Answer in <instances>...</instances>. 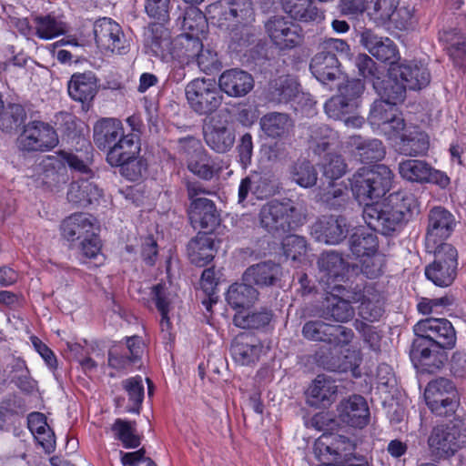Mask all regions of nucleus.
I'll use <instances>...</instances> for the list:
<instances>
[{
  "label": "nucleus",
  "instance_id": "12",
  "mask_svg": "<svg viewBox=\"0 0 466 466\" xmlns=\"http://www.w3.org/2000/svg\"><path fill=\"white\" fill-rule=\"evenodd\" d=\"M187 101L189 106L199 115L215 112L222 103L218 85L211 78H195L185 88Z\"/></svg>",
  "mask_w": 466,
  "mask_h": 466
},
{
  "label": "nucleus",
  "instance_id": "11",
  "mask_svg": "<svg viewBox=\"0 0 466 466\" xmlns=\"http://www.w3.org/2000/svg\"><path fill=\"white\" fill-rule=\"evenodd\" d=\"M179 147L185 155L188 170L199 178L210 180L222 170V161L213 158L199 139L193 137L182 138Z\"/></svg>",
  "mask_w": 466,
  "mask_h": 466
},
{
  "label": "nucleus",
  "instance_id": "37",
  "mask_svg": "<svg viewBox=\"0 0 466 466\" xmlns=\"http://www.w3.org/2000/svg\"><path fill=\"white\" fill-rule=\"evenodd\" d=\"M272 191L268 178L260 173L253 172L241 179L238 187V201L244 206L248 194L261 199L270 195Z\"/></svg>",
  "mask_w": 466,
  "mask_h": 466
},
{
  "label": "nucleus",
  "instance_id": "6",
  "mask_svg": "<svg viewBox=\"0 0 466 466\" xmlns=\"http://www.w3.org/2000/svg\"><path fill=\"white\" fill-rule=\"evenodd\" d=\"M67 167L81 174H88L87 164L72 152L59 151L56 155L45 156L35 167L34 177L36 185L54 189L68 180Z\"/></svg>",
  "mask_w": 466,
  "mask_h": 466
},
{
  "label": "nucleus",
  "instance_id": "2",
  "mask_svg": "<svg viewBox=\"0 0 466 466\" xmlns=\"http://www.w3.org/2000/svg\"><path fill=\"white\" fill-rule=\"evenodd\" d=\"M209 24L234 33L238 41L231 48L243 57L255 60L262 46L259 32L253 26L255 13L250 0H218L207 6Z\"/></svg>",
  "mask_w": 466,
  "mask_h": 466
},
{
  "label": "nucleus",
  "instance_id": "13",
  "mask_svg": "<svg viewBox=\"0 0 466 466\" xmlns=\"http://www.w3.org/2000/svg\"><path fill=\"white\" fill-rule=\"evenodd\" d=\"M431 80V75L427 66L421 62L410 61L392 65L389 68L386 86L394 91L397 86L406 90H420L427 86Z\"/></svg>",
  "mask_w": 466,
  "mask_h": 466
},
{
  "label": "nucleus",
  "instance_id": "36",
  "mask_svg": "<svg viewBox=\"0 0 466 466\" xmlns=\"http://www.w3.org/2000/svg\"><path fill=\"white\" fill-rule=\"evenodd\" d=\"M281 267L272 261L252 265L243 274V280L260 287L271 286L279 280Z\"/></svg>",
  "mask_w": 466,
  "mask_h": 466
},
{
  "label": "nucleus",
  "instance_id": "21",
  "mask_svg": "<svg viewBox=\"0 0 466 466\" xmlns=\"http://www.w3.org/2000/svg\"><path fill=\"white\" fill-rule=\"evenodd\" d=\"M271 42L279 49H290L301 41L300 28L283 16H273L265 23Z\"/></svg>",
  "mask_w": 466,
  "mask_h": 466
},
{
  "label": "nucleus",
  "instance_id": "22",
  "mask_svg": "<svg viewBox=\"0 0 466 466\" xmlns=\"http://www.w3.org/2000/svg\"><path fill=\"white\" fill-rule=\"evenodd\" d=\"M355 449L356 445L353 441L337 434H322L314 444V452L319 461H324L327 456H330L334 461H341L348 456H351Z\"/></svg>",
  "mask_w": 466,
  "mask_h": 466
},
{
  "label": "nucleus",
  "instance_id": "50",
  "mask_svg": "<svg viewBox=\"0 0 466 466\" xmlns=\"http://www.w3.org/2000/svg\"><path fill=\"white\" fill-rule=\"evenodd\" d=\"M289 177L298 186L310 188L317 183L318 171L309 160L298 159L289 167Z\"/></svg>",
  "mask_w": 466,
  "mask_h": 466
},
{
  "label": "nucleus",
  "instance_id": "48",
  "mask_svg": "<svg viewBox=\"0 0 466 466\" xmlns=\"http://www.w3.org/2000/svg\"><path fill=\"white\" fill-rule=\"evenodd\" d=\"M361 363V353L357 349H348L343 358H331L323 361L324 368L334 372L350 371L355 378L360 377V365Z\"/></svg>",
  "mask_w": 466,
  "mask_h": 466
},
{
  "label": "nucleus",
  "instance_id": "43",
  "mask_svg": "<svg viewBox=\"0 0 466 466\" xmlns=\"http://www.w3.org/2000/svg\"><path fill=\"white\" fill-rule=\"evenodd\" d=\"M28 429L46 452L55 450V434L46 422V418L40 412H32L27 417Z\"/></svg>",
  "mask_w": 466,
  "mask_h": 466
},
{
  "label": "nucleus",
  "instance_id": "29",
  "mask_svg": "<svg viewBox=\"0 0 466 466\" xmlns=\"http://www.w3.org/2000/svg\"><path fill=\"white\" fill-rule=\"evenodd\" d=\"M220 92L231 97H241L249 93L254 86L253 76L238 68L225 70L218 77Z\"/></svg>",
  "mask_w": 466,
  "mask_h": 466
},
{
  "label": "nucleus",
  "instance_id": "16",
  "mask_svg": "<svg viewBox=\"0 0 466 466\" xmlns=\"http://www.w3.org/2000/svg\"><path fill=\"white\" fill-rule=\"evenodd\" d=\"M57 144L58 136L54 127L42 121L29 122L18 137L22 151H49Z\"/></svg>",
  "mask_w": 466,
  "mask_h": 466
},
{
  "label": "nucleus",
  "instance_id": "4",
  "mask_svg": "<svg viewBox=\"0 0 466 466\" xmlns=\"http://www.w3.org/2000/svg\"><path fill=\"white\" fill-rule=\"evenodd\" d=\"M201 43L199 36L180 34L169 40L165 34V35L148 37L146 45L154 56L160 58L163 62L172 63L174 66H178L174 78L179 82L185 77L184 66L193 62L201 48Z\"/></svg>",
  "mask_w": 466,
  "mask_h": 466
},
{
  "label": "nucleus",
  "instance_id": "9",
  "mask_svg": "<svg viewBox=\"0 0 466 466\" xmlns=\"http://www.w3.org/2000/svg\"><path fill=\"white\" fill-rule=\"evenodd\" d=\"M329 289L321 308L317 312L318 316L336 322L350 321L355 314L351 303L360 300V289L350 291L340 284H334Z\"/></svg>",
  "mask_w": 466,
  "mask_h": 466
},
{
  "label": "nucleus",
  "instance_id": "7",
  "mask_svg": "<svg viewBox=\"0 0 466 466\" xmlns=\"http://www.w3.org/2000/svg\"><path fill=\"white\" fill-rule=\"evenodd\" d=\"M262 228L272 235L296 229L303 222V215L291 199H273L265 203L258 214Z\"/></svg>",
  "mask_w": 466,
  "mask_h": 466
},
{
  "label": "nucleus",
  "instance_id": "27",
  "mask_svg": "<svg viewBox=\"0 0 466 466\" xmlns=\"http://www.w3.org/2000/svg\"><path fill=\"white\" fill-rule=\"evenodd\" d=\"M339 420L353 428L362 429L370 421V410L365 399L353 395L342 400L338 406Z\"/></svg>",
  "mask_w": 466,
  "mask_h": 466
},
{
  "label": "nucleus",
  "instance_id": "46",
  "mask_svg": "<svg viewBox=\"0 0 466 466\" xmlns=\"http://www.w3.org/2000/svg\"><path fill=\"white\" fill-rule=\"evenodd\" d=\"M258 291L251 286V283H234L227 292L226 299L235 309L245 310L251 306L258 299Z\"/></svg>",
  "mask_w": 466,
  "mask_h": 466
},
{
  "label": "nucleus",
  "instance_id": "5",
  "mask_svg": "<svg viewBox=\"0 0 466 466\" xmlns=\"http://www.w3.org/2000/svg\"><path fill=\"white\" fill-rule=\"evenodd\" d=\"M374 90L380 96L371 106L368 121L372 129L387 139L398 136L404 122L399 113L397 105L404 101V89L397 86L391 91L387 86H380L374 83Z\"/></svg>",
  "mask_w": 466,
  "mask_h": 466
},
{
  "label": "nucleus",
  "instance_id": "18",
  "mask_svg": "<svg viewBox=\"0 0 466 466\" xmlns=\"http://www.w3.org/2000/svg\"><path fill=\"white\" fill-rule=\"evenodd\" d=\"M200 189L190 186L188 198L191 200L188 217L195 228L211 231L218 224L219 216L214 202L207 198L198 197Z\"/></svg>",
  "mask_w": 466,
  "mask_h": 466
},
{
  "label": "nucleus",
  "instance_id": "41",
  "mask_svg": "<svg viewBox=\"0 0 466 466\" xmlns=\"http://www.w3.org/2000/svg\"><path fill=\"white\" fill-rule=\"evenodd\" d=\"M259 126L267 137L283 138L293 127V121L288 114L270 112L259 119Z\"/></svg>",
  "mask_w": 466,
  "mask_h": 466
},
{
  "label": "nucleus",
  "instance_id": "26",
  "mask_svg": "<svg viewBox=\"0 0 466 466\" xmlns=\"http://www.w3.org/2000/svg\"><path fill=\"white\" fill-rule=\"evenodd\" d=\"M60 230L62 237L68 242H80L97 230L96 219L87 213H75L62 221Z\"/></svg>",
  "mask_w": 466,
  "mask_h": 466
},
{
  "label": "nucleus",
  "instance_id": "64",
  "mask_svg": "<svg viewBox=\"0 0 466 466\" xmlns=\"http://www.w3.org/2000/svg\"><path fill=\"white\" fill-rule=\"evenodd\" d=\"M307 248V241L301 236L289 235L282 241L283 253L292 261L302 262L305 259Z\"/></svg>",
  "mask_w": 466,
  "mask_h": 466
},
{
  "label": "nucleus",
  "instance_id": "10",
  "mask_svg": "<svg viewBox=\"0 0 466 466\" xmlns=\"http://www.w3.org/2000/svg\"><path fill=\"white\" fill-rule=\"evenodd\" d=\"M140 152V143L137 135L128 133L123 136L109 148L106 153V161L112 167H120L121 173L131 181L137 180L146 170L144 161L136 162L137 170L129 172V167L135 165L132 160Z\"/></svg>",
  "mask_w": 466,
  "mask_h": 466
},
{
  "label": "nucleus",
  "instance_id": "55",
  "mask_svg": "<svg viewBox=\"0 0 466 466\" xmlns=\"http://www.w3.org/2000/svg\"><path fill=\"white\" fill-rule=\"evenodd\" d=\"M122 387L128 397L127 411L138 413L145 397L143 379L137 375L122 381Z\"/></svg>",
  "mask_w": 466,
  "mask_h": 466
},
{
  "label": "nucleus",
  "instance_id": "24",
  "mask_svg": "<svg viewBox=\"0 0 466 466\" xmlns=\"http://www.w3.org/2000/svg\"><path fill=\"white\" fill-rule=\"evenodd\" d=\"M318 266L322 274L320 280L327 284L328 289L332 287V282L345 281L349 279L350 272L355 271V268L350 267L340 253L332 250L319 256Z\"/></svg>",
  "mask_w": 466,
  "mask_h": 466
},
{
  "label": "nucleus",
  "instance_id": "56",
  "mask_svg": "<svg viewBox=\"0 0 466 466\" xmlns=\"http://www.w3.org/2000/svg\"><path fill=\"white\" fill-rule=\"evenodd\" d=\"M116 440L119 441L125 449H135L140 445L141 440L137 430L130 421L116 419L111 427Z\"/></svg>",
  "mask_w": 466,
  "mask_h": 466
},
{
  "label": "nucleus",
  "instance_id": "59",
  "mask_svg": "<svg viewBox=\"0 0 466 466\" xmlns=\"http://www.w3.org/2000/svg\"><path fill=\"white\" fill-rule=\"evenodd\" d=\"M318 196L319 200L327 207L337 209L346 203L348 199V188L344 184L330 182Z\"/></svg>",
  "mask_w": 466,
  "mask_h": 466
},
{
  "label": "nucleus",
  "instance_id": "60",
  "mask_svg": "<svg viewBox=\"0 0 466 466\" xmlns=\"http://www.w3.org/2000/svg\"><path fill=\"white\" fill-rule=\"evenodd\" d=\"M417 22L414 7L401 5L392 11V15L387 24L400 31H409L415 28Z\"/></svg>",
  "mask_w": 466,
  "mask_h": 466
},
{
  "label": "nucleus",
  "instance_id": "3",
  "mask_svg": "<svg viewBox=\"0 0 466 466\" xmlns=\"http://www.w3.org/2000/svg\"><path fill=\"white\" fill-rule=\"evenodd\" d=\"M410 358L428 371L439 369L445 359L443 350L452 349L457 340L456 331L446 319L427 318L418 321L414 328Z\"/></svg>",
  "mask_w": 466,
  "mask_h": 466
},
{
  "label": "nucleus",
  "instance_id": "30",
  "mask_svg": "<svg viewBox=\"0 0 466 466\" xmlns=\"http://www.w3.org/2000/svg\"><path fill=\"white\" fill-rule=\"evenodd\" d=\"M204 138L207 145L217 153L230 150L235 142V134L226 122L211 117L204 127Z\"/></svg>",
  "mask_w": 466,
  "mask_h": 466
},
{
  "label": "nucleus",
  "instance_id": "62",
  "mask_svg": "<svg viewBox=\"0 0 466 466\" xmlns=\"http://www.w3.org/2000/svg\"><path fill=\"white\" fill-rule=\"evenodd\" d=\"M324 110L329 118L340 120L356 111V104L354 98L347 102L343 96L337 95L325 103Z\"/></svg>",
  "mask_w": 466,
  "mask_h": 466
},
{
  "label": "nucleus",
  "instance_id": "35",
  "mask_svg": "<svg viewBox=\"0 0 466 466\" xmlns=\"http://www.w3.org/2000/svg\"><path fill=\"white\" fill-rule=\"evenodd\" d=\"M285 13L303 23H320L324 20V12L313 5L312 0H280Z\"/></svg>",
  "mask_w": 466,
  "mask_h": 466
},
{
  "label": "nucleus",
  "instance_id": "1",
  "mask_svg": "<svg viewBox=\"0 0 466 466\" xmlns=\"http://www.w3.org/2000/svg\"><path fill=\"white\" fill-rule=\"evenodd\" d=\"M392 180L391 170L382 164L363 167L350 179L354 198L364 206V221L369 228L383 235L397 231L418 212L417 198L409 192H394L383 201H379L390 189Z\"/></svg>",
  "mask_w": 466,
  "mask_h": 466
},
{
  "label": "nucleus",
  "instance_id": "45",
  "mask_svg": "<svg viewBox=\"0 0 466 466\" xmlns=\"http://www.w3.org/2000/svg\"><path fill=\"white\" fill-rule=\"evenodd\" d=\"M308 136L309 148L317 155H321L339 139L338 133L324 124L309 127Z\"/></svg>",
  "mask_w": 466,
  "mask_h": 466
},
{
  "label": "nucleus",
  "instance_id": "8",
  "mask_svg": "<svg viewBox=\"0 0 466 466\" xmlns=\"http://www.w3.org/2000/svg\"><path fill=\"white\" fill-rule=\"evenodd\" d=\"M432 457L448 459L466 447V421L455 418L446 424L434 427L428 438Z\"/></svg>",
  "mask_w": 466,
  "mask_h": 466
},
{
  "label": "nucleus",
  "instance_id": "38",
  "mask_svg": "<svg viewBox=\"0 0 466 466\" xmlns=\"http://www.w3.org/2000/svg\"><path fill=\"white\" fill-rule=\"evenodd\" d=\"M152 296L156 307L161 315L160 329L165 339H171V322L169 319V310L176 303L177 299L176 294L168 292L165 284H157L152 288Z\"/></svg>",
  "mask_w": 466,
  "mask_h": 466
},
{
  "label": "nucleus",
  "instance_id": "53",
  "mask_svg": "<svg viewBox=\"0 0 466 466\" xmlns=\"http://www.w3.org/2000/svg\"><path fill=\"white\" fill-rule=\"evenodd\" d=\"M127 347L128 354L125 356H116L113 352L109 353V365L118 369H127L130 364L135 363L142 356L144 344L138 336H132L127 338Z\"/></svg>",
  "mask_w": 466,
  "mask_h": 466
},
{
  "label": "nucleus",
  "instance_id": "52",
  "mask_svg": "<svg viewBox=\"0 0 466 466\" xmlns=\"http://www.w3.org/2000/svg\"><path fill=\"white\" fill-rule=\"evenodd\" d=\"M35 35L43 40H51L66 32L65 23L56 17L47 15L34 18Z\"/></svg>",
  "mask_w": 466,
  "mask_h": 466
},
{
  "label": "nucleus",
  "instance_id": "17",
  "mask_svg": "<svg viewBox=\"0 0 466 466\" xmlns=\"http://www.w3.org/2000/svg\"><path fill=\"white\" fill-rule=\"evenodd\" d=\"M456 390L452 382L444 378L434 380L427 385L424 399L432 413L445 416L457 407Z\"/></svg>",
  "mask_w": 466,
  "mask_h": 466
},
{
  "label": "nucleus",
  "instance_id": "32",
  "mask_svg": "<svg viewBox=\"0 0 466 466\" xmlns=\"http://www.w3.org/2000/svg\"><path fill=\"white\" fill-rule=\"evenodd\" d=\"M361 44L369 53L381 62L396 65L399 59V51L395 43L389 37L379 36L370 30L361 34Z\"/></svg>",
  "mask_w": 466,
  "mask_h": 466
},
{
  "label": "nucleus",
  "instance_id": "49",
  "mask_svg": "<svg viewBox=\"0 0 466 466\" xmlns=\"http://www.w3.org/2000/svg\"><path fill=\"white\" fill-rule=\"evenodd\" d=\"M372 228H358L350 240V251L356 258L363 257L378 250V238ZM373 231H375L373 229Z\"/></svg>",
  "mask_w": 466,
  "mask_h": 466
},
{
  "label": "nucleus",
  "instance_id": "47",
  "mask_svg": "<svg viewBox=\"0 0 466 466\" xmlns=\"http://www.w3.org/2000/svg\"><path fill=\"white\" fill-rule=\"evenodd\" d=\"M270 99L278 103H289L299 96L297 79L290 76H283L270 83Z\"/></svg>",
  "mask_w": 466,
  "mask_h": 466
},
{
  "label": "nucleus",
  "instance_id": "40",
  "mask_svg": "<svg viewBox=\"0 0 466 466\" xmlns=\"http://www.w3.org/2000/svg\"><path fill=\"white\" fill-rule=\"evenodd\" d=\"M350 146L354 149V155L362 163H372L381 160L385 156V148L380 140L364 139L360 136L350 137Z\"/></svg>",
  "mask_w": 466,
  "mask_h": 466
},
{
  "label": "nucleus",
  "instance_id": "57",
  "mask_svg": "<svg viewBox=\"0 0 466 466\" xmlns=\"http://www.w3.org/2000/svg\"><path fill=\"white\" fill-rule=\"evenodd\" d=\"M272 318L268 310L249 313L238 310L233 319L234 324L241 329H260L267 326Z\"/></svg>",
  "mask_w": 466,
  "mask_h": 466
},
{
  "label": "nucleus",
  "instance_id": "42",
  "mask_svg": "<svg viewBox=\"0 0 466 466\" xmlns=\"http://www.w3.org/2000/svg\"><path fill=\"white\" fill-rule=\"evenodd\" d=\"M190 261L198 267H204L214 258V240L211 236L198 233L187 244Z\"/></svg>",
  "mask_w": 466,
  "mask_h": 466
},
{
  "label": "nucleus",
  "instance_id": "61",
  "mask_svg": "<svg viewBox=\"0 0 466 466\" xmlns=\"http://www.w3.org/2000/svg\"><path fill=\"white\" fill-rule=\"evenodd\" d=\"M333 325L320 319L309 320L302 327V335L312 341L329 343L332 339Z\"/></svg>",
  "mask_w": 466,
  "mask_h": 466
},
{
  "label": "nucleus",
  "instance_id": "54",
  "mask_svg": "<svg viewBox=\"0 0 466 466\" xmlns=\"http://www.w3.org/2000/svg\"><path fill=\"white\" fill-rule=\"evenodd\" d=\"M400 0H366V13L378 25H387Z\"/></svg>",
  "mask_w": 466,
  "mask_h": 466
},
{
  "label": "nucleus",
  "instance_id": "51",
  "mask_svg": "<svg viewBox=\"0 0 466 466\" xmlns=\"http://www.w3.org/2000/svg\"><path fill=\"white\" fill-rule=\"evenodd\" d=\"M208 23L207 13L204 15L198 7L189 6L184 14L182 34L200 37L206 34Z\"/></svg>",
  "mask_w": 466,
  "mask_h": 466
},
{
  "label": "nucleus",
  "instance_id": "19",
  "mask_svg": "<svg viewBox=\"0 0 466 466\" xmlns=\"http://www.w3.org/2000/svg\"><path fill=\"white\" fill-rule=\"evenodd\" d=\"M455 226V218L449 210L442 207L431 208L428 215L427 249H435L440 245H445L443 241L451 235Z\"/></svg>",
  "mask_w": 466,
  "mask_h": 466
},
{
  "label": "nucleus",
  "instance_id": "39",
  "mask_svg": "<svg viewBox=\"0 0 466 466\" xmlns=\"http://www.w3.org/2000/svg\"><path fill=\"white\" fill-rule=\"evenodd\" d=\"M96 79L89 73L75 74L68 82L67 90L70 97L82 103L91 101L96 94Z\"/></svg>",
  "mask_w": 466,
  "mask_h": 466
},
{
  "label": "nucleus",
  "instance_id": "20",
  "mask_svg": "<svg viewBox=\"0 0 466 466\" xmlns=\"http://www.w3.org/2000/svg\"><path fill=\"white\" fill-rule=\"evenodd\" d=\"M94 35L99 47L119 55L127 52L128 46L122 29L111 18L98 19L94 25Z\"/></svg>",
  "mask_w": 466,
  "mask_h": 466
},
{
  "label": "nucleus",
  "instance_id": "31",
  "mask_svg": "<svg viewBox=\"0 0 466 466\" xmlns=\"http://www.w3.org/2000/svg\"><path fill=\"white\" fill-rule=\"evenodd\" d=\"M338 386L330 376L320 374L311 382L306 391L307 402L316 408H326L336 399Z\"/></svg>",
  "mask_w": 466,
  "mask_h": 466
},
{
  "label": "nucleus",
  "instance_id": "23",
  "mask_svg": "<svg viewBox=\"0 0 466 466\" xmlns=\"http://www.w3.org/2000/svg\"><path fill=\"white\" fill-rule=\"evenodd\" d=\"M398 136L388 140L394 143L399 152L405 156L416 157L424 155L429 148L428 136L417 127L402 123Z\"/></svg>",
  "mask_w": 466,
  "mask_h": 466
},
{
  "label": "nucleus",
  "instance_id": "33",
  "mask_svg": "<svg viewBox=\"0 0 466 466\" xmlns=\"http://www.w3.org/2000/svg\"><path fill=\"white\" fill-rule=\"evenodd\" d=\"M125 135L123 124L116 118H101L94 126V142L103 150L108 151Z\"/></svg>",
  "mask_w": 466,
  "mask_h": 466
},
{
  "label": "nucleus",
  "instance_id": "25",
  "mask_svg": "<svg viewBox=\"0 0 466 466\" xmlns=\"http://www.w3.org/2000/svg\"><path fill=\"white\" fill-rule=\"evenodd\" d=\"M349 225L343 217H322L318 219L311 228L313 238L321 243L336 245L346 238Z\"/></svg>",
  "mask_w": 466,
  "mask_h": 466
},
{
  "label": "nucleus",
  "instance_id": "15",
  "mask_svg": "<svg viewBox=\"0 0 466 466\" xmlns=\"http://www.w3.org/2000/svg\"><path fill=\"white\" fill-rule=\"evenodd\" d=\"M399 174L404 180L417 184H432L445 189L451 183L446 172L420 159H406L399 163Z\"/></svg>",
  "mask_w": 466,
  "mask_h": 466
},
{
  "label": "nucleus",
  "instance_id": "28",
  "mask_svg": "<svg viewBox=\"0 0 466 466\" xmlns=\"http://www.w3.org/2000/svg\"><path fill=\"white\" fill-rule=\"evenodd\" d=\"M309 69L313 76L322 85L329 86L343 76L335 54L319 51L311 59Z\"/></svg>",
  "mask_w": 466,
  "mask_h": 466
},
{
  "label": "nucleus",
  "instance_id": "14",
  "mask_svg": "<svg viewBox=\"0 0 466 466\" xmlns=\"http://www.w3.org/2000/svg\"><path fill=\"white\" fill-rule=\"evenodd\" d=\"M428 250L434 253V260L425 268L426 278L438 287L450 286L456 277L458 265L456 248L451 244H445Z\"/></svg>",
  "mask_w": 466,
  "mask_h": 466
},
{
  "label": "nucleus",
  "instance_id": "58",
  "mask_svg": "<svg viewBox=\"0 0 466 466\" xmlns=\"http://www.w3.org/2000/svg\"><path fill=\"white\" fill-rule=\"evenodd\" d=\"M355 66L359 70V74L371 82L373 87L374 83H379L380 86H386L387 79L383 78L384 72L379 70L376 63L368 55H359L355 59Z\"/></svg>",
  "mask_w": 466,
  "mask_h": 466
},
{
  "label": "nucleus",
  "instance_id": "34",
  "mask_svg": "<svg viewBox=\"0 0 466 466\" xmlns=\"http://www.w3.org/2000/svg\"><path fill=\"white\" fill-rule=\"evenodd\" d=\"M262 348L261 343L256 338L241 333L234 339L230 351L237 363L246 366L258 360Z\"/></svg>",
  "mask_w": 466,
  "mask_h": 466
},
{
  "label": "nucleus",
  "instance_id": "44",
  "mask_svg": "<svg viewBox=\"0 0 466 466\" xmlns=\"http://www.w3.org/2000/svg\"><path fill=\"white\" fill-rule=\"evenodd\" d=\"M359 302H360L359 314L363 319L374 322L383 315L384 297L373 289L366 288Z\"/></svg>",
  "mask_w": 466,
  "mask_h": 466
},
{
  "label": "nucleus",
  "instance_id": "63",
  "mask_svg": "<svg viewBox=\"0 0 466 466\" xmlns=\"http://www.w3.org/2000/svg\"><path fill=\"white\" fill-rule=\"evenodd\" d=\"M357 258L360 264L361 273L368 279H376L382 274L386 261L382 253L377 250Z\"/></svg>",
  "mask_w": 466,
  "mask_h": 466
}]
</instances>
